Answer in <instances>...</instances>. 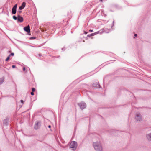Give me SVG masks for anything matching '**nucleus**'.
<instances>
[{"mask_svg":"<svg viewBox=\"0 0 151 151\" xmlns=\"http://www.w3.org/2000/svg\"><path fill=\"white\" fill-rule=\"evenodd\" d=\"M93 145L96 150L97 151H101L102 150V147L99 142H94Z\"/></svg>","mask_w":151,"mask_h":151,"instance_id":"1","label":"nucleus"},{"mask_svg":"<svg viewBox=\"0 0 151 151\" xmlns=\"http://www.w3.org/2000/svg\"><path fill=\"white\" fill-rule=\"evenodd\" d=\"M77 146V142L74 141L72 142L70 144V148L73 149V150L76 149Z\"/></svg>","mask_w":151,"mask_h":151,"instance_id":"2","label":"nucleus"},{"mask_svg":"<svg viewBox=\"0 0 151 151\" xmlns=\"http://www.w3.org/2000/svg\"><path fill=\"white\" fill-rule=\"evenodd\" d=\"M78 104L81 109H82L85 108L86 106V104L84 103H80Z\"/></svg>","mask_w":151,"mask_h":151,"instance_id":"3","label":"nucleus"},{"mask_svg":"<svg viewBox=\"0 0 151 151\" xmlns=\"http://www.w3.org/2000/svg\"><path fill=\"white\" fill-rule=\"evenodd\" d=\"M135 119L137 121H140L142 120L141 116L139 113H137L136 115Z\"/></svg>","mask_w":151,"mask_h":151,"instance_id":"4","label":"nucleus"},{"mask_svg":"<svg viewBox=\"0 0 151 151\" xmlns=\"http://www.w3.org/2000/svg\"><path fill=\"white\" fill-rule=\"evenodd\" d=\"M17 6V4H16L12 8V13L13 14H15L16 13V9Z\"/></svg>","mask_w":151,"mask_h":151,"instance_id":"5","label":"nucleus"},{"mask_svg":"<svg viewBox=\"0 0 151 151\" xmlns=\"http://www.w3.org/2000/svg\"><path fill=\"white\" fill-rule=\"evenodd\" d=\"M24 30L27 33H29L30 32V27L29 25H28L27 26L25 27L24 28Z\"/></svg>","mask_w":151,"mask_h":151,"instance_id":"6","label":"nucleus"},{"mask_svg":"<svg viewBox=\"0 0 151 151\" xmlns=\"http://www.w3.org/2000/svg\"><path fill=\"white\" fill-rule=\"evenodd\" d=\"M17 20L18 21L20 22H22L23 21V17L20 16L19 15H18L17 16Z\"/></svg>","mask_w":151,"mask_h":151,"instance_id":"7","label":"nucleus"},{"mask_svg":"<svg viewBox=\"0 0 151 151\" xmlns=\"http://www.w3.org/2000/svg\"><path fill=\"white\" fill-rule=\"evenodd\" d=\"M26 5V3L24 2L22 3V6L19 7V9L20 10H22L25 7Z\"/></svg>","mask_w":151,"mask_h":151,"instance_id":"8","label":"nucleus"},{"mask_svg":"<svg viewBox=\"0 0 151 151\" xmlns=\"http://www.w3.org/2000/svg\"><path fill=\"white\" fill-rule=\"evenodd\" d=\"M99 33V31H98L94 33H92L90 35H88L87 36L88 37H90L91 36H93L95 35H96L98 34Z\"/></svg>","mask_w":151,"mask_h":151,"instance_id":"9","label":"nucleus"},{"mask_svg":"<svg viewBox=\"0 0 151 151\" xmlns=\"http://www.w3.org/2000/svg\"><path fill=\"white\" fill-rule=\"evenodd\" d=\"M146 137L148 140L151 141V133L147 134Z\"/></svg>","mask_w":151,"mask_h":151,"instance_id":"10","label":"nucleus"},{"mask_svg":"<svg viewBox=\"0 0 151 151\" xmlns=\"http://www.w3.org/2000/svg\"><path fill=\"white\" fill-rule=\"evenodd\" d=\"M40 122H37V123H36L35 125V129H37L38 128V125L40 124Z\"/></svg>","mask_w":151,"mask_h":151,"instance_id":"11","label":"nucleus"},{"mask_svg":"<svg viewBox=\"0 0 151 151\" xmlns=\"http://www.w3.org/2000/svg\"><path fill=\"white\" fill-rule=\"evenodd\" d=\"M95 85H96L94 84H93V87H97V88H99L100 87V86L99 84L98 83L96 85V86H95Z\"/></svg>","mask_w":151,"mask_h":151,"instance_id":"12","label":"nucleus"},{"mask_svg":"<svg viewBox=\"0 0 151 151\" xmlns=\"http://www.w3.org/2000/svg\"><path fill=\"white\" fill-rule=\"evenodd\" d=\"M4 81V78H0V85Z\"/></svg>","mask_w":151,"mask_h":151,"instance_id":"13","label":"nucleus"},{"mask_svg":"<svg viewBox=\"0 0 151 151\" xmlns=\"http://www.w3.org/2000/svg\"><path fill=\"white\" fill-rule=\"evenodd\" d=\"M13 19L15 20H16L17 19V17L15 16H14L13 17Z\"/></svg>","mask_w":151,"mask_h":151,"instance_id":"14","label":"nucleus"},{"mask_svg":"<svg viewBox=\"0 0 151 151\" xmlns=\"http://www.w3.org/2000/svg\"><path fill=\"white\" fill-rule=\"evenodd\" d=\"M10 57V55H9V56H8L7 58L6 59V61H8V60L9 59Z\"/></svg>","mask_w":151,"mask_h":151,"instance_id":"15","label":"nucleus"},{"mask_svg":"<svg viewBox=\"0 0 151 151\" xmlns=\"http://www.w3.org/2000/svg\"><path fill=\"white\" fill-rule=\"evenodd\" d=\"M32 92H33L35 91V89L34 88H32Z\"/></svg>","mask_w":151,"mask_h":151,"instance_id":"16","label":"nucleus"},{"mask_svg":"<svg viewBox=\"0 0 151 151\" xmlns=\"http://www.w3.org/2000/svg\"><path fill=\"white\" fill-rule=\"evenodd\" d=\"M22 12L21 11H17V14H18L19 13V14Z\"/></svg>","mask_w":151,"mask_h":151,"instance_id":"17","label":"nucleus"},{"mask_svg":"<svg viewBox=\"0 0 151 151\" xmlns=\"http://www.w3.org/2000/svg\"><path fill=\"white\" fill-rule=\"evenodd\" d=\"M31 93V94L32 95H34V93H33V92H31L30 93Z\"/></svg>","mask_w":151,"mask_h":151,"instance_id":"18","label":"nucleus"},{"mask_svg":"<svg viewBox=\"0 0 151 151\" xmlns=\"http://www.w3.org/2000/svg\"><path fill=\"white\" fill-rule=\"evenodd\" d=\"M12 55V56H13L14 55V53H11L10 54V55Z\"/></svg>","mask_w":151,"mask_h":151,"instance_id":"19","label":"nucleus"},{"mask_svg":"<svg viewBox=\"0 0 151 151\" xmlns=\"http://www.w3.org/2000/svg\"><path fill=\"white\" fill-rule=\"evenodd\" d=\"M12 67L13 68H14L15 67V66L14 65H12Z\"/></svg>","mask_w":151,"mask_h":151,"instance_id":"20","label":"nucleus"},{"mask_svg":"<svg viewBox=\"0 0 151 151\" xmlns=\"http://www.w3.org/2000/svg\"><path fill=\"white\" fill-rule=\"evenodd\" d=\"M23 70L24 71H25V67H23Z\"/></svg>","mask_w":151,"mask_h":151,"instance_id":"21","label":"nucleus"},{"mask_svg":"<svg viewBox=\"0 0 151 151\" xmlns=\"http://www.w3.org/2000/svg\"><path fill=\"white\" fill-rule=\"evenodd\" d=\"M20 101H21V102L22 103H23L24 102H23V100H21Z\"/></svg>","mask_w":151,"mask_h":151,"instance_id":"22","label":"nucleus"},{"mask_svg":"<svg viewBox=\"0 0 151 151\" xmlns=\"http://www.w3.org/2000/svg\"><path fill=\"white\" fill-rule=\"evenodd\" d=\"M89 31L90 32H93V30L90 29L89 30Z\"/></svg>","mask_w":151,"mask_h":151,"instance_id":"23","label":"nucleus"},{"mask_svg":"<svg viewBox=\"0 0 151 151\" xmlns=\"http://www.w3.org/2000/svg\"><path fill=\"white\" fill-rule=\"evenodd\" d=\"M134 36L135 37H137V34H134Z\"/></svg>","mask_w":151,"mask_h":151,"instance_id":"24","label":"nucleus"},{"mask_svg":"<svg viewBox=\"0 0 151 151\" xmlns=\"http://www.w3.org/2000/svg\"><path fill=\"white\" fill-rule=\"evenodd\" d=\"M87 33V32H84V34H86Z\"/></svg>","mask_w":151,"mask_h":151,"instance_id":"25","label":"nucleus"},{"mask_svg":"<svg viewBox=\"0 0 151 151\" xmlns=\"http://www.w3.org/2000/svg\"><path fill=\"white\" fill-rule=\"evenodd\" d=\"M48 127H49V128H51V126H50V125H49V126H48Z\"/></svg>","mask_w":151,"mask_h":151,"instance_id":"26","label":"nucleus"},{"mask_svg":"<svg viewBox=\"0 0 151 151\" xmlns=\"http://www.w3.org/2000/svg\"><path fill=\"white\" fill-rule=\"evenodd\" d=\"M105 32L106 33H108V32H106L105 31Z\"/></svg>","mask_w":151,"mask_h":151,"instance_id":"27","label":"nucleus"},{"mask_svg":"<svg viewBox=\"0 0 151 151\" xmlns=\"http://www.w3.org/2000/svg\"><path fill=\"white\" fill-rule=\"evenodd\" d=\"M100 1H102V0H100Z\"/></svg>","mask_w":151,"mask_h":151,"instance_id":"28","label":"nucleus"}]
</instances>
